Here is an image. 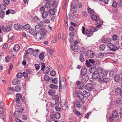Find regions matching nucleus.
I'll return each mask as SVG.
<instances>
[{"instance_id": "obj_1", "label": "nucleus", "mask_w": 122, "mask_h": 122, "mask_svg": "<svg viewBox=\"0 0 122 122\" xmlns=\"http://www.w3.org/2000/svg\"><path fill=\"white\" fill-rule=\"evenodd\" d=\"M120 46L118 42H115L114 44L109 43L107 45V46L109 48L110 50L114 51H115L119 49Z\"/></svg>"}, {"instance_id": "obj_2", "label": "nucleus", "mask_w": 122, "mask_h": 122, "mask_svg": "<svg viewBox=\"0 0 122 122\" xmlns=\"http://www.w3.org/2000/svg\"><path fill=\"white\" fill-rule=\"evenodd\" d=\"M98 29L93 26L91 27L90 29H88L86 30V34L88 37L92 36L93 32L97 31Z\"/></svg>"}, {"instance_id": "obj_3", "label": "nucleus", "mask_w": 122, "mask_h": 122, "mask_svg": "<svg viewBox=\"0 0 122 122\" xmlns=\"http://www.w3.org/2000/svg\"><path fill=\"white\" fill-rule=\"evenodd\" d=\"M86 55L88 57L92 58L94 56V54L92 51L89 50L86 51Z\"/></svg>"}, {"instance_id": "obj_4", "label": "nucleus", "mask_w": 122, "mask_h": 122, "mask_svg": "<svg viewBox=\"0 0 122 122\" xmlns=\"http://www.w3.org/2000/svg\"><path fill=\"white\" fill-rule=\"evenodd\" d=\"M41 70L42 71H44V73H47L50 71V68L48 67H45V63H43L41 64Z\"/></svg>"}, {"instance_id": "obj_5", "label": "nucleus", "mask_w": 122, "mask_h": 122, "mask_svg": "<svg viewBox=\"0 0 122 122\" xmlns=\"http://www.w3.org/2000/svg\"><path fill=\"white\" fill-rule=\"evenodd\" d=\"M65 78L62 77L63 80L62 81H60L59 83V86L60 89H61L62 88H65L66 86V83L65 82Z\"/></svg>"}, {"instance_id": "obj_6", "label": "nucleus", "mask_w": 122, "mask_h": 122, "mask_svg": "<svg viewBox=\"0 0 122 122\" xmlns=\"http://www.w3.org/2000/svg\"><path fill=\"white\" fill-rule=\"evenodd\" d=\"M75 94L76 95V96H77L81 100H83L84 98V96L83 94V93H82L81 92H75V93L74 94V97H75V96L74 95Z\"/></svg>"}, {"instance_id": "obj_7", "label": "nucleus", "mask_w": 122, "mask_h": 122, "mask_svg": "<svg viewBox=\"0 0 122 122\" xmlns=\"http://www.w3.org/2000/svg\"><path fill=\"white\" fill-rule=\"evenodd\" d=\"M76 83L78 89L82 90L84 86V85L82 83L78 81L76 82Z\"/></svg>"}, {"instance_id": "obj_8", "label": "nucleus", "mask_w": 122, "mask_h": 122, "mask_svg": "<svg viewBox=\"0 0 122 122\" xmlns=\"http://www.w3.org/2000/svg\"><path fill=\"white\" fill-rule=\"evenodd\" d=\"M25 51L26 52L24 56L25 58H26L27 57H28L29 54H31L32 52L33 51V49L31 48H29L27 51L26 50Z\"/></svg>"}, {"instance_id": "obj_9", "label": "nucleus", "mask_w": 122, "mask_h": 122, "mask_svg": "<svg viewBox=\"0 0 122 122\" xmlns=\"http://www.w3.org/2000/svg\"><path fill=\"white\" fill-rule=\"evenodd\" d=\"M34 36L35 38L37 41L40 40L41 39V37H42L41 34L39 32H36Z\"/></svg>"}, {"instance_id": "obj_10", "label": "nucleus", "mask_w": 122, "mask_h": 122, "mask_svg": "<svg viewBox=\"0 0 122 122\" xmlns=\"http://www.w3.org/2000/svg\"><path fill=\"white\" fill-rule=\"evenodd\" d=\"M61 105L62 109L64 110L66 109L67 107L66 101L65 100L61 102Z\"/></svg>"}, {"instance_id": "obj_11", "label": "nucleus", "mask_w": 122, "mask_h": 122, "mask_svg": "<svg viewBox=\"0 0 122 122\" xmlns=\"http://www.w3.org/2000/svg\"><path fill=\"white\" fill-rule=\"evenodd\" d=\"M110 80V79L109 77H105L101 78H100L99 80V81L101 82L103 81L105 83H107L109 82Z\"/></svg>"}, {"instance_id": "obj_12", "label": "nucleus", "mask_w": 122, "mask_h": 122, "mask_svg": "<svg viewBox=\"0 0 122 122\" xmlns=\"http://www.w3.org/2000/svg\"><path fill=\"white\" fill-rule=\"evenodd\" d=\"M92 77L94 79H97L100 77V75L98 71H95L92 74Z\"/></svg>"}, {"instance_id": "obj_13", "label": "nucleus", "mask_w": 122, "mask_h": 122, "mask_svg": "<svg viewBox=\"0 0 122 122\" xmlns=\"http://www.w3.org/2000/svg\"><path fill=\"white\" fill-rule=\"evenodd\" d=\"M93 88V86L92 84L90 83L87 84L86 86V89L91 91Z\"/></svg>"}, {"instance_id": "obj_14", "label": "nucleus", "mask_w": 122, "mask_h": 122, "mask_svg": "<svg viewBox=\"0 0 122 122\" xmlns=\"http://www.w3.org/2000/svg\"><path fill=\"white\" fill-rule=\"evenodd\" d=\"M2 28L3 31L8 32L10 30L11 27L10 26L7 25L5 27L3 26Z\"/></svg>"}, {"instance_id": "obj_15", "label": "nucleus", "mask_w": 122, "mask_h": 122, "mask_svg": "<svg viewBox=\"0 0 122 122\" xmlns=\"http://www.w3.org/2000/svg\"><path fill=\"white\" fill-rule=\"evenodd\" d=\"M71 7L73 9L72 10L74 13H76L77 11L76 8L77 7L76 4L75 3H73L71 4Z\"/></svg>"}, {"instance_id": "obj_16", "label": "nucleus", "mask_w": 122, "mask_h": 122, "mask_svg": "<svg viewBox=\"0 0 122 122\" xmlns=\"http://www.w3.org/2000/svg\"><path fill=\"white\" fill-rule=\"evenodd\" d=\"M46 30L44 28H41V30L39 32V33L41 35L43 36L44 37L46 35Z\"/></svg>"}, {"instance_id": "obj_17", "label": "nucleus", "mask_w": 122, "mask_h": 122, "mask_svg": "<svg viewBox=\"0 0 122 122\" xmlns=\"http://www.w3.org/2000/svg\"><path fill=\"white\" fill-rule=\"evenodd\" d=\"M88 76L86 75L83 76L81 78L82 81L83 82H86L88 80Z\"/></svg>"}, {"instance_id": "obj_18", "label": "nucleus", "mask_w": 122, "mask_h": 122, "mask_svg": "<svg viewBox=\"0 0 122 122\" xmlns=\"http://www.w3.org/2000/svg\"><path fill=\"white\" fill-rule=\"evenodd\" d=\"M101 75L100 76V78H103L107 76V71H104L103 72V71L102 70H101Z\"/></svg>"}, {"instance_id": "obj_19", "label": "nucleus", "mask_w": 122, "mask_h": 122, "mask_svg": "<svg viewBox=\"0 0 122 122\" xmlns=\"http://www.w3.org/2000/svg\"><path fill=\"white\" fill-rule=\"evenodd\" d=\"M41 26L39 25H37L35 26V31L36 32L38 33L40 32L41 29Z\"/></svg>"}, {"instance_id": "obj_20", "label": "nucleus", "mask_w": 122, "mask_h": 122, "mask_svg": "<svg viewBox=\"0 0 122 122\" xmlns=\"http://www.w3.org/2000/svg\"><path fill=\"white\" fill-rule=\"evenodd\" d=\"M87 73V71L86 67H82L81 70V75L83 76L85 75Z\"/></svg>"}, {"instance_id": "obj_21", "label": "nucleus", "mask_w": 122, "mask_h": 122, "mask_svg": "<svg viewBox=\"0 0 122 122\" xmlns=\"http://www.w3.org/2000/svg\"><path fill=\"white\" fill-rule=\"evenodd\" d=\"M96 21V24L97 25L96 27V29H97L98 30L99 29V27L101 26V21L99 19L97 20V19Z\"/></svg>"}, {"instance_id": "obj_22", "label": "nucleus", "mask_w": 122, "mask_h": 122, "mask_svg": "<svg viewBox=\"0 0 122 122\" xmlns=\"http://www.w3.org/2000/svg\"><path fill=\"white\" fill-rule=\"evenodd\" d=\"M21 113L19 111H15L14 113V114L15 117L16 118L20 116L21 115Z\"/></svg>"}, {"instance_id": "obj_23", "label": "nucleus", "mask_w": 122, "mask_h": 122, "mask_svg": "<svg viewBox=\"0 0 122 122\" xmlns=\"http://www.w3.org/2000/svg\"><path fill=\"white\" fill-rule=\"evenodd\" d=\"M56 119L54 115V113L53 112L51 113L50 115V120L51 121H54Z\"/></svg>"}, {"instance_id": "obj_24", "label": "nucleus", "mask_w": 122, "mask_h": 122, "mask_svg": "<svg viewBox=\"0 0 122 122\" xmlns=\"http://www.w3.org/2000/svg\"><path fill=\"white\" fill-rule=\"evenodd\" d=\"M20 46L18 44H15L13 48V50L15 51H18L20 50Z\"/></svg>"}, {"instance_id": "obj_25", "label": "nucleus", "mask_w": 122, "mask_h": 122, "mask_svg": "<svg viewBox=\"0 0 122 122\" xmlns=\"http://www.w3.org/2000/svg\"><path fill=\"white\" fill-rule=\"evenodd\" d=\"M39 50L38 49L34 50H33V51L32 52V54L35 57H36L37 55L39 53Z\"/></svg>"}, {"instance_id": "obj_26", "label": "nucleus", "mask_w": 122, "mask_h": 122, "mask_svg": "<svg viewBox=\"0 0 122 122\" xmlns=\"http://www.w3.org/2000/svg\"><path fill=\"white\" fill-rule=\"evenodd\" d=\"M122 90L120 88L118 87L115 89V92L117 94H119L121 93Z\"/></svg>"}, {"instance_id": "obj_27", "label": "nucleus", "mask_w": 122, "mask_h": 122, "mask_svg": "<svg viewBox=\"0 0 122 122\" xmlns=\"http://www.w3.org/2000/svg\"><path fill=\"white\" fill-rule=\"evenodd\" d=\"M48 15V13L46 11H44L42 14V18L44 19H46Z\"/></svg>"}, {"instance_id": "obj_28", "label": "nucleus", "mask_w": 122, "mask_h": 122, "mask_svg": "<svg viewBox=\"0 0 122 122\" xmlns=\"http://www.w3.org/2000/svg\"><path fill=\"white\" fill-rule=\"evenodd\" d=\"M120 76L117 74L115 76L114 78V81L116 82H118L120 80Z\"/></svg>"}, {"instance_id": "obj_29", "label": "nucleus", "mask_w": 122, "mask_h": 122, "mask_svg": "<svg viewBox=\"0 0 122 122\" xmlns=\"http://www.w3.org/2000/svg\"><path fill=\"white\" fill-rule=\"evenodd\" d=\"M49 87L52 89H56L58 88V86L57 85L51 84L50 85Z\"/></svg>"}, {"instance_id": "obj_30", "label": "nucleus", "mask_w": 122, "mask_h": 122, "mask_svg": "<svg viewBox=\"0 0 122 122\" xmlns=\"http://www.w3.org/2000/svg\"><path fill=\"white\" fill-rule=\"evenodd\" d=\"M118 115V113L117 111L114 110L112 113V116L115 118Z\"/></svg>"}, {"instance_id": "obj_31", "label": "nucleus", "mask_w": 122, "mask_h": 122, "mask_svg": "<svg viewBox=\"0 0 122 122\" xmlns=\"http://www.w3.org/2000/svg\"><path fill=\"white\" fill-rule=\"evenodd\" d=\"M75 17L74 14L72 13H71L69 15L70 19L71 20H74Z\"/></svg>"}, {"instance_id": "obj_32", "label": "nucleus", "mask_w": 122, "mask_h": 122, "mask_svg": "<svg viewBox=\"0 0 122 122\" xmlns=\"http://www.w3.org/2000/svg\"><path fill=\"white\" fill-rule=\"evenodd\" d=\"M79 49V48L77 45L74 46V47L72 49V50L76 52L78 51Z\"/></svg>"}, {"instance_id": "obj_33", "label": "nucleus", "mask_w": 122, "mask_h": 122, "mask_svg": "<svg viewBox=\"0 0 122 122\" xmlns=\"http://www.w3.org/2000/svg\"><path fill=\"white\" fill-rule=\"evenodd\" d=\"M83 94L86 97H89L90 95V93L89 92H86V91H83Z\"/></svg>"}, {"instance_id": "obj_34", "label": "nucleus", "mask_w": 122, "mask_h": 122, "mask_svg": "<svg viewBox=\"0 0 122 122\" xmlns=\"http://www.w3.org/2000/svg\"><path fill=\"white\" fill-rule=\"evenodd\" d=\"M87 10L88 12L90 14H92L95 12L93 9H92L89 7H88L87 8Z\"/></svg>"}, {"instance_id": "obj_35", "label": "nucleus", "mask_w": 122, "mask_h": 122, "mask_svg": "<svg viewBox=\"0 0 122 122\" xmlns=\"http://www.w3.org/2000/svg\"><path fill=\"white\" fill-rule=\"evenodd\" d=\"M55 13L56 12L54 10V9H53V10L50 9L49 10V14L52 15H54Z\"/></svg>"}, {"instance_id": "obj_36", "label": "nucleus", "mask_w": 122, "mask_h": 122, "mask_svg": "<svg viewBox=\"0 0 122 122\" xmlns=\"http://www.w3.org/2000/svg\"><path fill=\"white\" fill-rule=\"evenodd\" d=\"M19 80L17 78H15L12 81V84L13 85H15L19 82Z\"/></svg>"}, {"instance_id": "obj_37", "label": "nucleus", "mask_w": 122, "mask_h": 122, "mask_svg": "<svg viewBox=\"0 0 122 122\" xmlns=\"http://www.w3.org/2000/svg\"><path fill=\"white\" fill-rule=\"evenodd\" d=\"M54 115L56 119H58L61 117V114L59 112H57L55 114L54 113Z\"/></svg>"}, {"instance_id": "obj_38", "label": "nucleus", "mask_w": 122, "mask_h": 122, "mask_svg": "<svg viewBox=\"0 0 122 122\" xmlns=\"http://www.w3.org/2000/svg\"><path fill=\"white\" fill-rule=\"evenodd\" d=\"M48 53H47L48 56L50 57L54 52V51L52 50L49 49L48 50Z\"/></svg>"}, {"instance_id": "obj_39", "label": "nucleus", "mask_w": 122, "mask_h": 122, "mask_svg": "<svg viewBox=\"0 0 122 122\" xmlns=\"http://www.w3.org/2000/svg\"><path fill=\"white\" fill-rule=\"evenodd\" d=\"M21 89V87L19 85H17L15 87V90L17 92H20V91Z\"/></svg>"}, {"instance_id": "obj_40", "label": "nucleus", "mask_w": 122, "mask_h": 122, "mask_svg": "<svg viewBox=\"0 0 122 122\" xmlns=\"http://www.w3.org/2000/svg\"><path fill=\"white\" fill-rule=\"evenodd\" d=\"M80 60L82 62H83L85 61V59L83 55L81 54L79 57Z\"/></svg>"}, {"instance_id": "obj_41", "label": "nucleus", "mask_w": 122, "mask_h": 122, "mask_svg": "<svg viewBox=\"0 0 122 122\" xmlns=\"http://www.w3.org/2000/svg\"><path fill=\"white\" fill-rule=\"evenodd\" d=\"M106 47L105 45L104 44H102L99 46L100 50L102 51H103L105 49Z\"/></svg>"}, {"instance_id": "obj_42", "label": "nucleus", "mask_w": 122, "mask_h": 122, "mask_svg": "<svg viewBox=\"0 0 122 122\" xmlns=\"http://www.w3.org/2000/svg\"><path fill=\"white\" fill-rule=\"evenodd\" d=\"M48 93L50 95L53 96L55 95V92H54L53 90H51L49 91Z\"/></svg>"}, {"instance_id": "obj_43", "label": "nucleus", "mask_w": 122, "mask_h": 122, "mask_svg": "<svg viewBox=\"0 0 122 122\" xmlns=\"http://www.w3.org/2000/svg\"><path fill=\"white\" fill-rule=\"evenodd\" d=\"M117 6V3L115 1L113 0L112 2V7L114 8H116Z\"/></svg>"}, {"instance_id": "obj_44", "label": "nucleus", "mask_w": 122, "mask_h": 122, "mask_svg": "<svg viewBox=\"0 0 122 122\" xmlns=\"http://www.w3.org/2000/svg\"><path fill=\"white\" fill-rule=\"evenodd\" d=\"M6 8L5 5L3 4H1L0 5V9L2 10H4Z\"/></svg>"}, {"instance_id": "obj_45", "label": "nucleus", "mask_w": 122, "mask_h": 122, "mask_svg": "<svg viewBox=\"0 0 122 122\" xmlns=\"http://www.w3.org/2000/svg\"><path fill=\"white\" fill-rule=\"evenodd\" d=\"M44 57V54L43 53H41L39 56V58L41 60H43Z\"/></svg>"}, {"instance_id": "obj_46", "label": "nucleus", "mask_w": 122, "mask_h": 122, "mask_svg": "<svg viewBox=\"0 0 122 122\" xmlns=\"http://www.w3.org/2000/svg\"><path fill=\"white\" fill-rule=\"evenodd\" d=\"M23 27L24 28L27 30H29L30 29V25L28 24L24 25Z\"/></svg>"}, {"instance_id": "obj_47", "label": "nucleus", "mask_w": 122, "mask_h": 122, "mask_svg": "<svg viewBox=\"0 0 122 122\" xmlns=\"http://www.w3.org/2000/svg\"><path fill=\"white\" fill-rule=\"evenodd\" d=\"M44 79L46 81H49L50 80V78L49 76L47 75H45L44 76Z\"/></svg>"}, {"instance_id": "obj_48", "label": "nucleus", "mask_w": 122, "mask_h": 122, "mask_svg": "<svg viewBox=\"0 0 122 122\" xmlns=\"http://www.w3.org/2000/svg\"><path fill=\"white\" fill-rule=\"evenodd\" d=\"M75 104H76V106L80 108L81 107V105L80 103V102L78 100H76V101Z\"/></svg>"}, {"instance_id": "obj_49", "label": "nucleus", "mask_w": 122, "mask_h": 122, "mask_svg": "<svg viewBox=\"0 0 122 122\" xmlns=\"http://www.w3.org/2000/svg\"><path fill=\"white\" fill-rule=\"evenodd\" d=\"M20 25L15 24L14 25V28L16 30L18 29H20Z\"/></svg>"}, {"instance_id": "obj_50", "label": "nucleus", "mask_w": 122, "mask_h": 122, "mask_svg": "<svg viewBox=\"0 0 122 122\" xmlns=\"http://www.w3.org/2000/svg\"><path fill=\"white\" fill-rule=\"evenodd\" d=\"M52 82L53 83L55 84L57 83L58 82V79L55 78L52 80Z\"/></svg>"}, {"instance_id": "obj_51", "label": "nucleus", "mask_w": 122, "mask_h": 122, "mask_svg": "<svg viewBox=\"0 0 122 122\" xmlns=\"http://www.w3.org/2000/svg\"><path fill=\"white\" fill-rule=\"evenodd\" d=\"M36 32H34V30L32 29H30L29 30V33L31 35L34 36L35 35Z\"/></svg>"}, {"instance_id": "obj_52", "label": "nucleus", "mask_w": 122, "mask_h": 122, "mask_svg": "<svg viewBox=\"0 0 122 122\" xmlns=\"http://www.w3.org/2000/svg\"><path fill=\"white\" fill-rule=\"evenodd\" d=\"M5 14V12L4 11H2L0 10V17L1 18H3Z\"/></svg>"}, {"instance_id": "obj_53", "label": "nucleus", "mask_w": 122, "mask_h": 122, "mask_svg": "<svg viewBox=\"0 0 122 122\" xmlns=\"http://www.w3.org/2000/svg\"><path fill=\"white\" fill-rule=\"evenodd\" d=\"M59 101H55V104L53 105H51V107H54L55 106H58L59 104Z\"/></svg>"}, {"instance_id": "obj_54", "label": "nucleus", "mask_w": 122, "mask_h": 122, "mask_svg": "<svg viewBox=\"0 0 122 122\" xmlns=\"http://www.w3.org/2000/svg\"><path fill=\"white\" fill-rule=\"evenodd\" d=\"M22 73H19L16 75V77L18 78H20L22 76Z\"/></svg>"}, {"instance_id": "obj_55", "label": "nucleus", "mask_w": 122, "mask_h": 122, "mask_svg": "<svg viewBox=\"0 0 122 122\" xmlns=\"http://www.w3.org/2000/svg\"><path fill=\"white\" fill-rule=\"evenodd\" d=\"M95 68L94 67H91L89 69V71L90 72L93 74V73L95 71Z\"/></svg>"}, {"instance_id": "obj_56", "label": "nucleus", "mask_w": 122, "mask_h": 122, "mask_svg": "<svg viewBox=\"0 0 122 122\" xmlns=\"http://www.w3.org/2000/svg\"><path fill=\"white\" fill-rule=\"evenodd\" d=\"M92 19L93 20L95 21L97 19V16L94 15H92L91 16Z\"/></svg>"}, {"instance_id": "obj_57", "label": "nucleus", "mask_w": 122, "mask_h": 122, "mask_svg": "<svg viewBox=\"0 0 122 122\" xmlns=\"http://www.w3.org/2000/svg\"><path fill=\"white\" fill-rule=\"evenodd\" d=\"M53 99H54L55 101H59V97L58 95H55L53 97Z\"/></svg>"}, {"instance_id": "obj_58", "label": "nucleus", "mask_w": 122, "mask_h": 122, "mask_svg": "<svg viewBox=\"0 0 122 122\" xmlns=\"http://www.w3.org/2000/svg\"><path fill=\"white\" fill-rule=\"evenodd\" d=\"M117 38V36L116 35H114L112 36V39L114 41H116Z\"/></svg>"}, {"instance_id": "obj_59", "label": "nucleus", "mask_w": 122, "mask_h": 122, "mask_svg": "<svg viewBox=\"0 0 122 122\" xmlns=\"http://www.w3.org/2000/svg\"><path fill=\"white\" fill-rule=\"evenodd\" d=\"M117 5L119 7H122V2L120 0H118L117 2Z\"/></svg>"}, {"instance_id": "obj_60", "label": "nucleus", "mask_w": 122, "mask_h": 122, "mask_svg": "<svg viewBox=\"0 0 122 122\" xmlns=\"http://www.w3.org/2000/svg\"><path fill=\"white\" fill-rule=\"evenodd\" d=\"M50 5L49 3L46 2L45 3V6L46 8H48V7H50Z\"/></svg>"}, {"instance_id": "obj_61", "label": "nucleus", "mask_w": 122, "mask_h": 122, "mask_svg": "<svg viewBox=\"0 0 122 122\" xmlns=\"http://www.w3.org/2000/svg\"><path fill=\"white\" fill-rule=\"evenodd\" d=\"M5 112V110L4 108L2 107H0V113L3 114Z\"/></svg>"}, {"instance_id": "obj_62", "label": "nucleus", "mask_w": 122, "mask_h": 122, "mask_svg": "<svg viewBox=\"0 0 122 122\" xmlns=\"http://www.w3.org/2000/svg\"><path fill=\"white\" fill-rule=\"evenodd\" d=\"M66 36L65 34H63L62 36V38L64 42H66Z\"/></svg>"}, {"instance_id": "obj_63", "label": "nucleus", "mask_w": 122, "mask_h": 122, "mask_svg": "<svg viewBox=\"0 0 122 122\" xmlns=\"http://www.w3.org/2000/svg\"><path fill=\"white\" fill-rule=\"evenodd\" d=\"M86 66L89 67H90L91 66V64L88 60H86Z\"/></svg>"}, {"instance_id": "obj_64", "label": "nucleus", "mask_w": 122, "mask_h": 122, "mask_svg": "<svg viewBox=\"0 0 122 122\" xmlns=\"http://www.w3.org/2000/svg\"><path fill=\"white\" fill-rule=\"evenodd\" d=\"M116 102L117 104H120L122 103V101L120 99L118 98L116 100Z\"/></svg>"}]
</instances>
